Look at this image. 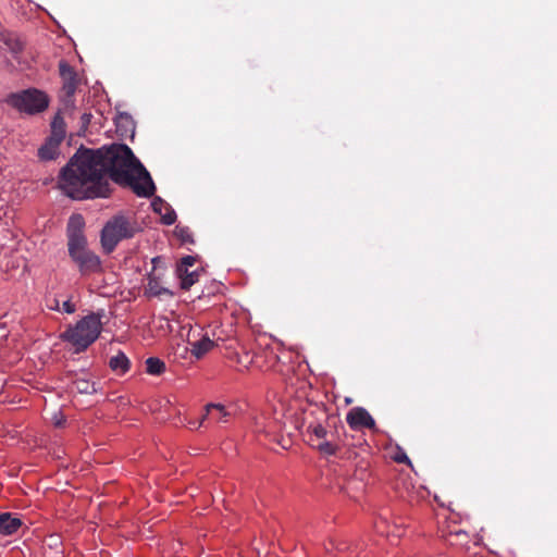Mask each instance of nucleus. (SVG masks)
Returning a JSON list of instances; mask_svg holds the SVG:
<instances>
[{
    "mask_svg": "<svg viewBox=\"0 0 557 557\" xmlns=\"http://www.w3.org/2000/svg\"><path fill=\"white\" fill-rule=\"evenodd\" d=\"M52 301H53V304L50 306V309H52V310H60L61 308H60L59 300L57 298H54Z\"/></svg>",
    "mask_w": 557,
    "mask_h": 557,
    "instance_id": "27",
    "label": "nucleus"
},
{
    "mask_svg": "<svg viewBox=\"0 0 557 557\" xmlns=\"http://www.w3.org/2000/svg\"><path fill=\"white\" fill-rule=\"evenodd\" d=\"M61 310L69 314H72L76 311V306L70 299H67L62 302Z\"/></svg>",
    "mask_w": 557,
    "mask_h": 557,
    "instance_id": "24",
    "label": "nucleus"
},
{
    "mask_svg": "<svg viewBox=\"0 0 557 557\" xmlns=\"http://www.w3.org/2000/svg\"><path fill=\"white\" fill-rule=\"evenodd\" d=\"M62 141H46L38 149V157L41 161L57 160L61 154L60 145Z\"/></svg>",
    "mask_w": 557,
    "mask_h": 557,
    "instance_id": "13",
    "label": "nucleus"
},
{
    "mask_svg": "<svg viewBox=\"0 0 557 557\" xmlns=\"http://www.w3.org/2000/svg\"><path fill=\"white\" fill-rule=\"evenodd\" d=\"M59 75L62 86L59 92V99L65 109L75 108V94L82 85V77L76 70L66 61L59 62Z\"/></svg>",
    "mask_w": 557,
    "mask_h": 557,
    "instance_id": "7",
    "label": "nucleus"
},
{
    "mask_svg": "<svg viewBox=\"0 0 557 557\" xmlns=\"http://www.w3.org/2000/svg\"><path fill=\"white\" fill-rule=\"evenodd\" d=\"M308 432L314 436L320 442L330 437H334L333 433H329L324 425H322L320 422H310L307 426Z\"/></svg>",
    "mask_w": 557,
    "mask_h": 557,
    "instance_id": "19",
    "label": "nucleus"
},
{
    "mask_svg": "<svg viewBox=\"0 0 557 557\" xmlns=\"http://www.w3.org/2000/svg\"><path fill=\"white\" fill-rule=\"evenodd\" d=\"M394 460L398 463H407V465H411L410 462V459L408 458V456L406 455L405 451H399L397 453L395 456H394Z\"/></svg>",
    "mask_w": 557,
    "mask_h": 557,
    "instance_id": "25",
    "label": "nucleus"
},
{
    "mask_svg": "<svg viewBox=\"0 0 557 557\" xmlns=\"http://www.w3.org/2000/svg\"><path fill=\"white\" fill-rule=\"evenodd\" d=\"M108 176L139 197H150L156 190L150 174L131 148L120 143L96 150L79 149L61 169L58 186L72 199L106 198L110 195Z\"/></svg>",
    "mask_w": 557,
    "mask_h": 557,
    "instance_id": "1",
    "label": "nucleus"
},
{
    "mask_svg": "<svg viewBox=\"0 0 557 557\" xmlns=\"http://www.w3.org/2000/svg\"><path fill=\"white\" fill-rule=\"evenodd\" d=\"M109 366L113 371L123 374L129 369V360L125 354L120 351L116 356H113L110 359Z\"/></svg>",
    "mask_w": 557,
    "mask_h": 557,
    "instance_id": "17",
    "label": "nucleus"
},
{
    "mask_svg": "<svg viewBox=\"0 0 557 557\" xmlns=\"http://www.w3.org/2000/svg\"><path fill=\"white\" fill-rule=\"evenodd\" d=\"M445 541L450 546L465 548V547H468V544L470 542V536H469L468 532H466L463 530H456V531H450L448 534H446Z\"/></svg>",
    "mask_w": 557,
    "mask_h": 557,
    "instance_id": "14",
    "label": "nucleus"
},
{
    "mask_svg": "<svg viewBox=\"0 0 557 557\" xmlns=\"http://www.w3.org/2000/svg\"><path fill=\"white\" fill-rule=\"evenodd\" d=\"M5 45H7V46L10 48V50H11L12 52H14V53L20 52V51H22V49H23V45H22V42H21L20 40H17V39H11V38H9V39H7V40H5Z\"/></svg>",
    "mask_w": 557,
    "mask_h": 557,
    "instance_id": "22",
    "label": "nucleus"
},
{
    "mask_svg": "<svg viewBox=\"0 0 557 557\" xmlns=\"http://www.w3.org/2000/svg\"><path fill=\"white\" fill-rule=\"evenodd\" d=\"M318 411H319L321 414L325 416V412H324L323 410L318 409Z\"/></svg>",
    "mask_w": 557,
    "mask_h": 557,
    "instance_id": "28",
    "label": "nucleus"
},
{
    "mask_svg": "<svg viewBox=\"0 0 557 557\" xmlns=\"http://www.w3.org/2000/svg\"><path fill=\"white\" fill-rule=\"evenodd\" d=\"M141 227L133 214L119 213L109 219L100 233V243L106 253L115 250L120 242L133 238Z\"/></svg>",
    "mask_w": 557,
    "mask_h": 557,
    "instance_id": "4",
    "label": "nucleus"
},
{
    "mask_svg": "<svg viewBox=\"0 0 557 557\" xmlns=\"http://www.w3.org/2000/svg\"><path fill=\"white\" fill-rule=\"evenodd\" d=\"M5 102L21 113L34 115L48 108L49 98L44 91L30 88L10 94L5 98Z\"/></svg>",
    "mask_w": 557,
    "mask_h": 557,
    "instance_id": "6",
    "label": "nucleus"
},
{
    "mask_svg": "<svg viewBox=\"0 0 557 557\" xmlns=\"http://www.w3.org/2000/svg\"><path fill=\"white\" fill-rule=\"evenodd\" d=\"M84 219L81 214L70 218L66 228L67 251L71 260L83 276L101 271V260L88 248L87 238L83 232Z\"/></svg>",
    "mask_w": 557,
    "mask_h": 557,
    "instance_id": "2",
    "label": "nucleus"
},
{
    "mask_svg": "<svg viewBox=\"0 0 557 557\" xmlns=\"http://www.w3.org/2000/svg\"><path fill=\"white\" fill-rule=\"evenodd\" d=\"M146 371L151 375H160L165 371V363L157 357H149L146 360Z\"/></svg>",
    "mask_w": 557,
    "mask_h": 557,
    "instance_id": "18",
    "label": "nucleus"
},
{
    "mask_svg": "<svg viewBox=\"0 0 557 557\" xmlns=\"http://www.w3.org/2000/svg\"><path fill=\"white\" fill-rule=\"evenodd\" d=\"M91 117L90 113L81 112L75 108L66 110L62 106L51 122V136L48 139H65L67 128L70 139L91 135L88 131Z\"/></svg>",
    "mask_w": 557,
    "mask_h": 557,
    "instance_id": "3",
    "label": "nucleus"
},
{
    "mask_svg": "<svg viewBox=\"0 0 557 557\" xmlns=\"http://www.w3.org/2000/svg\"><path fill=\"white\" fill-rule=\"evenodd\" d=\"M230 414L231 413L224 406L220 404H208L206 406V414L202 417L199 425H202L206 420L215 423L227 422Z\"/></svg>",
    "mask_w": 557,
    "mask_h": 557,
    "instance_id": "10",
    "label": "nucleus"
},
{
    "mask_svg": "<svg viewBox=\"0 0 557 557\" xmlns=\"http://www.w3.org/2000/svg\"><path fill=\"white\" fill-rule=\"evenodd\" d=\"M177 274L181 278V287L186 290L198 281L197 271L189 272L187 268L177 267Z\"/></svg>",
    "mask_w": 557,
    "mask_h": 557,
    "instance_id": "16",
    "label": "nucleus"
},
{
    "mask_svg": "<svg viewBox=\"0 0 557 557\" xmlns=\"http://www.w3.org/2000/svg\"><path fill=\"white\" fill-rule=\"evenodd\" d=\"M190 346H191V354L197 359H200L202 356H205L207 352H209L213 348L214 342L206 335L202 338H200L199 341H195V342L190 343Z\"/></svg>",
    "mask_w": 557,
    "mask_h": 557,
    "instance_id": "15",
    "label": "nucleus"
},
{
    "mask_svg": "<svg viewBox=\"0 0 557 557\" xmlns=\"http://www.w3.org/2000/svg\"><path fill=\"white\" fill-rule=\"evenodd\" d=\"M196 259L193 256H186L182 258L181 263L177 267H183V269L194 265Z\"/></svg>",
    "mask_w": 557,
    "mask_h": 557,
    "instance_id": "26",
    "label": "nucleus"
},
{
    "mask_svg": "<svg viewBox=\"0 0 557 557\" xmlns=\"http://www.w3.org/2000/svg\"><path fill=\"white\" fill-rule=\"evenodd\" d=\"M348 425L354 430L367 428L373 430L375 428V421L371 414L362 407L352 408L346 416Z\"/></svg>",
    "mask_w": 557,
    "mask_h": 557,
    "instance_id": "8",
    "label": "nucleus"
},
{
    "mask_svg": "<svg viewBox=\"0 0 557 557\" xmlns=\"http://www.w3.org/2000/svg\"><path fill=\"white\" fill-rule=\"evenodd\" d=\"M153 211L161 215V221L165 225H172L176 221L175 211L163 200L158 199L152 202Z\"/></svg>",
    "mask_w": 557,
    "mask_h": 557,
    "instance_id": "12",
    "label": "nucleus"
},
{
    "mask_svg": "<svg viewBox=\"0 0 557 557\" xmlns=\"http://www.w3.org/2000/svg\"><path fill=\"white\" fill-rule=\"evenodd\" d=\"M74 387L81 394H94L97 392L95 382L85 379H77L74 381Z\"/></svg>",
    "mask_w": 557,
    "mask_h": 557,
    "instance_id": "21",
    "label": "nucleus"
},
{
    "mask_svg": "<svg viewBox=\"0 0 557 557\" xmlns=\"http://www.w3.org/2000/svg\"><path fill=\"white\" fill-rule=\"evenodd\" d=\"M315 447L321 454L326 455V456H334V455H336V453L338 450V445L333 440V437L325 438V440L319 442Z\"/></svg>",
    "mask_w": 557,
    "mask_h": 557,
    "instance_id": "20",
    "label": "nucleus"
},
{
    "mask_svg": "<svg viewBox=\"0 0 557 557\" xmlns=\"http://www.w3.org/2000/svg\"><path fill=\"white\" fill-rule=\"evenodd\" d=\"M101 331V315L91 312L81 319L75 325H69L60 335V338L63 342L70 343L74 347V352L81 354L97 341Z\"/></svg>",
    "mask_w": 557,
    "mask_h": 557,
    "instance_id": "5",
    "label": "nucleus"
},
{
    "mask_svg": "<svg viewBox=\"0 0 557 557\" xmlns=\"http://www.w3.org/2000/svg\"><path fill=\"white\" fill-rule=\"evenodd\" d=\"M177 234L184 243H194L193 235L188 228H178Z\"/></svg>",
    "mask_w": 557,
    "mask_h": 557,
    "instance_id": "23",
    "label": "nucleus"
},
{
    "mask_svg": "<svg viewBox=\"0 0 557 557\" xmlns=\"http://www.w3.org/2000/svg\"><path fill=\"white\" fill-rule=\"evenodd\" d=\"M22 527V520L11 512L0 513V534L12 535Z\"/></svg>",
    "mask_w": 557,
    "mask_h": 557,
    "instance_id": "11",
    "label": "nucleus"
},
{
    "mask_svg": "<svg viewBox=\"0 0 557 557\" xmlns=\"http://www.w3.org/2000/svg\"><path fill=\"white\" fill-rule=\"evenodd\" d=\"M135 121L127 113H121L115 120V131L120 139H134Z\"/></svg>",
    "mask_w": 557,
    "mask_h": 557,
    "instance_id": "9",
    "label": "nucleus"
}]
</instances>
